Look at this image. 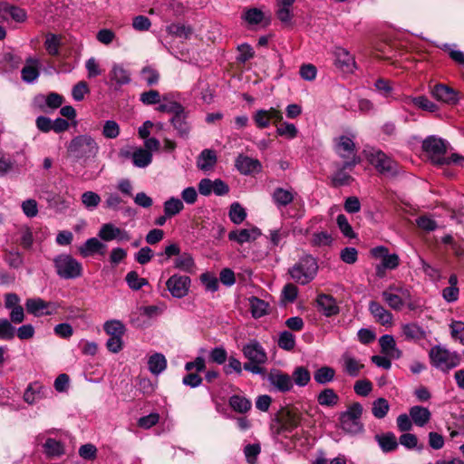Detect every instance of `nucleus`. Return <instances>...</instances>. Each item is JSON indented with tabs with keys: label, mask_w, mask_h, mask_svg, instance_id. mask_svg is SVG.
<instances>
[{
	"label": "nucleus",
	"mask_w": 464,
	"mask_h": 464,
	"mask_svg": "<svg viewBox=\"0 0 464 464\" xmlns=\"http://www.w3.org/2000/svg\"><path fill=\"white\" fill-rule=\"evenodd\" d=\"M261 452V447L258 443L255 444H247L244 448V454L246 456V459L249 464H256L257 456Z\"/></svg>",
	"instance_id": "obj_63"
},
{
	"label": "nucleus",
	"mask_w": 464,
	"mask_h": 464,
	"mask_svg": "<svg viewBox=\"0 0 464 464\" xmlns=\"http://www.w3.org/2000/svg\"><path fill=\"white\" fill-rule=\"evenodd\" d=\"M174 267L185 273H193L195 270V262L189 253L179 254L174 260Z\"/></svg>",
	"instance_id": "obj_37"
},
{
	"label": "nucleus",
	"mask_w": 464,
	"mask_h": 464,
	"mask_svg": "<svg viewBox=\"0 0 464 464\" xmlns=\"http://www.w3.org/2000/svg\"><path fill=\"white\" fill-rule=\"evenodd\" d=\"M283 120L282 112L276 108L260 109L254 112L253 121L258 129H266L270 123L276 124Z\"/></svg>",
	"instance_id": "obj_13"
},
{
	"label": "nucleus",
	"mask_w": 464,
	"mask_h": 464,
	"mask_svg": "<svg viewBox=\"0 0 464 464\" xmlns=\"http://www.w3.org/2000/svg\"><path fill=\"white\" fill-rule=\"evenodd\" d=\"M190 278L187 276L173 275L166 282V286L175 298H182L188 295Z\"/></svg>",
	"instance_id": "obj_14"
},
{
	"label": "nucleus",
	"mask_w": 464,
	"mask_h": 464,
	"mask_svg": "<svg viewBox=\"0 0 464 464\" xmlns=\"http://www.w3.org/2000/svg\"><path fill=\"white\" fill-rule=\"evenodd\" d=\"M382 297L387 305L395 310L401 311L405 306H411V294L408 286L402 283H393L382 291Z\"/></svg>",
	"instance_id": "obj_4"
},
{
	"label": "nucleus",
	"mask_w": 464,
	"mask_h": 464,
	"mask_svg": "<svg viewBox=\"0 0 464 464\" xmlns=\"http://www.w3.org/2000/svg\"><path fill=\"white\" fill-rule=\"evenodd\" d=\"M296 193L293 188H276L271 194L272 201L278 209H282L290 205Z\"/></svg>",
	"instance_id": "obj_20"
},
{
	"label": "nucleus",
	"mask_w": 464,
	"mask_h": 464,
	"mask_svg": "<svg viewBox=\"0 0 464 464\" xmlns=\"http://www.w3.org/2000/svg\"><path fill=\"white\" fill-rule=\"evenodd\" d=\"M244 356L248 362L266 363L267 355L262 345L256 340H252L244 345L242 349Z\"/></svg>",
	"instance_id": "obj_17"
},
{
	"label": "nucleus",
	"mask_w": 464,
	"mask_h": 464,
	"mask_svg": "<svg viewBox=\"0 0 464 464\" xmlns=\"http://www.w3.org/2000/svg\"><path fill=\"white\" fill-rule=\"evenodd\" d=\"M52 393L50 388L38 382L30 383L24 392V401L28 404H34Z\"/></svg>",
	"instance_id": "obj_15"
},
{
	"label": "nucleus",
	"mask_w": 464,
	"mask_h": 464,
	"mask_svg": "<svg viewBox=\"0 0 464 464\" xmlns=\"http://www.w3.org/2000/svg\"><path fill=\"white\" fill-rule=\"evenodd\" d=\"M278 346L285 351L293 350L295 346V335L288 331L282 332L279 335Z\"/></svg>",
	"instance_id": "obj_60"
},
{
	"label": "nucleus",
	"mask_w": 464,
	"mask_h": 464,
	"mask_svg": "<svg viewBox=\"0 0 464 464\" xmlns=\"http://www.w3.org/2000/svg\"><path fill=\"white\" fill-rule=\"evenodd\" d=\"M289 230L287 227H281L278 229H272L269 231V239L274 246H277L284 242L288 237Z\"/></svg>",
	"instance_id": "obj_58"
},
{
	"label": "nucleus",
	"mask_w": 464,
	"mask_h": 464,
	"mask_svg": "<svg viewBox=\"0 0 464 464\" xmlns=\"http://www.w3.org/2000/svg\"><path fill=\"white\" fill-rule=\"evenodd\" d=\"M66 150L68 156L74 161L85 164L97 157L100 147L91 135L82 134L72 138Z\"/></svg>",
	"instance_id": "obj_1"
},
{
	"label": "nucleus",
	"mask_w": 464,
	"mask_h": 464,
	"mask_svg": "<svg viewBox=\"0 0 464 464\" xmlns=\"http://www.w3.org/2000/svg\"><path fill=\"white\" fill-rule=\"evenodd\" d=\"M412 422L418 427H424L431 419V412L426 407L415 405L409 410Z\"/></svg>",
	"instance_id": "obj_31"
},
{
	"label": "nucleus",
	"mask_w": 464,
	"mask_h": 464,
	"mask_svg": "<svg viewBox=\"0 0 464 464\" xmlns=\"http://www.w3.org/2000/svg\"><path fill=\"white\" fill-rule=\"evenodd\" d=\"M81 199L83 206L91 210L96 208L101 203V197L93 191H86L82 193Z\"/></svg>",
	"instance_id": "obj_55"
},
{
	"label": "nucleus",
	"mask_w": 464,
	"mask_h": 464,
	"mask_svg": "<svg viewBox=\"0 0 464 464\" xmlns=\"http://www.w3.org/2000/svg\"><path fill=\"white\" fill-rule=\"evenodd\" d=\"M261 236V230L256 227L235 229L228 233V239L240 245L256 240Z\"/></svg>",
	"instance_id": "obj_19"
},
{
	"label": "nucleus",
	"mask_w": 464,
	"mask_h": 464,
	"mask_svg": "<svg viewBox=\"0 0 464 464\" xmlns=\"http://www.w3.org/2000/svg\"><path fill=\"white\" fill-rule=\"evenodd\" d=\"M230 407L237 412L245 413L251 408V401L244 396L233 395L229 398Z\"/></svg>",
	"instance_id": "obj_45"
},
{
	"label": "nucleus",
	"mask_w": 464,
	"mask_h": 464,
	"mask_svg": "<svg viewBox=\"0 0 464 464\" xmlns=\"http://www.w3.org/2000/svg\"><path fill=\"white\" fill-rule=\"evenodd\" d=\"M148 367L152 374L159 375L166 370L167 360L162 353H156L150 356Z\"/></svg>",
	"instance_id": "obj_36"
},
{
	"label": "nucleus",
	"mask_w": 464,
	"mask_h": 464,
	"mask_svg": "<svg viewBox=\"0 0 464 464\" xmlns=\"http://www.w3.org/2000/svg\"><path fill=\"white\" fill-rule=\"evenodd\" d=\"M44 452L49 457H59L64 453L63 445L54 440V439H47L44 444Z\"/></svg>",
	"instance_id": "obj_49"
},
{
	"label": "nucleus",
	"mask_w": 464,
	"mask_h": 464,
	"mask_svg": "<svg viewBox=\"0 0 464 464\" xmlns=\"http://www.w3.org/2000/svg\"><path fill=\"white\" fill-rule=\"evenodd\" d=\"M334 65L344 72H352L355 68L354 57L348 50L335 46L333 50Z\"/></svg>",
	"instance_id": "obj_16"
},
{
	"label": "nucleus",
	"mask_w": 464,
	"mask_h": 464,
	"mask_svg": "<svg viewBox=\"0 0 464 464\" xmlns=\"http://www.w3.org/2000/svg\"><path fill=\"white\" fill-rule=\"evenodd\" d=\"M228 217L234 224L239 225L246 219V211L238 202H234L230 205Z\"/></svg>",
	"instance_id": "obj_48"
},
{
	"label": "nucleus",
	"mask_w": 464,
	"mask_h": 464,
	"mask_svg": "<svg viewBox=\"0 0 464 464\" xmlns=\"http://www.w3.org/2000/svg\"><path fill=\"white\" fill-rule=\"evenodd\" d=\"M39 60L29 57L21 71L22 79L27 83H33L39 76Z\"/></svg>",
	"instance_id": "obj_32"
},
{
	"label": "nucleus",
	"mask_w": 464,
	"mask_h": 464,
	"mask_svg": "<svg viewBox=\"0 0 464 464\" xmlns=\"http://www.w3.org/2000/svg\"><path fill=\"white\" fill-rule=\"evenodd\" d=\"M367 160L375 169L384 176H394L398 173V164L387 154L376 148L364 150Z\"/></svg>",
	"instance_id": "obj_6"
},
{
	"label": "nucleus",
	"mask_w": 464,
	"mask_h": 464,
	"mask_svg": "<svg viewBox=\"0 0 464 464\" xmlns=\"http://www.w3.org/2000/svg\"><path fill=\"white\" fill-rule=\"evenodd\" d=\"M295 0H277L276 16L285 24H291L293 19L292 6Z\"/></svg>",
	"instance_id": "obj_33"
},
{
	"label": "nucleus",
	"mask_w": 464,
	"mask_h": 464,
	"mask_svg": "<svg viewBox=\"0 0 464 464\" xmlns=\"http://www.w3.org/2000/svg\"><path fill=\"white\" fill-rule=\"evenodd\" d=\"M363 408L360 402L349 405L346 411L339 415L341 429L347 434L358 435L363 432L364 425L362 422Z\"/></svg>",
	"instance_id": "obj_5"
},
{
	"label": "nucleus",
	"mask_w": 464,
	"mask_h": 464,
	"mask_svg": "<svg viewBox=\"0 0 464 464\" xmlns=\"http://www.w3.org/2000/svg\"><path fill=\"white\" fill-rule=\"evenodd\" d=\"M407 99L412 104L424 111L434 112L438 110V106L425 96L409 97Z\"/></svg>",
	"instance_id": "obj_53"
},
{
	"label": "nucleus",
	"mask_w": 464,
	"mask_h": 464,
	"mask_svg": "<svg viewBox=\"0 0 464 464\" xmlns=\"http://www.w3.org/2000/svg\"><path fill=\"white\" fill-rule=\"evenodd\" d=\"M353 168L354 167H345V161L343 164H339L331 177L333 186L342 187L350 185L353 179L347 170L352 171Z\"/></svg>",
	"instance_id": "obj_30"
},
{
	"label": "nucleus",
	"mask_w": 464,
	"mask_h": 464,
	"mask_svg": "<svg viewBox=\"0 0 464 464\" xmlns=\"http://www.w3.org/2000/svg\"><path fill=\"white\" fill-rule=\"evenodd\" d=\"M106 246L96 237H91L78 246V252L82 257H88L94 254L103 255Z\"/></svg>",
	"instance_id": "obj_27"
},
{
	"label": "nucleus",
	"mask_w": 464,
	"mask_h": 464,
	"mask_svg": "<svg viewBox=\"0 0 464 464\" xmlns=\"http://www.w3.org/2000/svg\"><path fill=\"white\" fill-rule=\"evenodd\" d=\"M298 295V288L292 283L286 284L281 292V300L283 303H293Z\"/></svg>",
	"instance_id": "obj_57"
},
{
	"label": "nucleus",
	"mask_w": 464,
	"mask_h": 464,
	"mask_svg": "<svg viewBox=\"0 0 464 464\" xmlns=\"http://www.w3.org/2000/svg\"><path fill=\"white\" fill-rule=\"evenodd\" d=\"M379 344L381 352L389 358L393 360L400 359L402 355V352L397 347L395 339L391 334H384L380 337Z\"/></svg>",
	"instance_id": "obj_21"
},
{
	"label": "nucleus",
	"mask_w": 464,
	"mask_h": 464,
	"mask_svg": "<svg viewBox=\"0 0 464 464\" xmlns=\"http://www.w3.org/2000/svg\"><path fill=\"white\" fill-rule=\"evenodd\" d=\"M341 362L343 372L351 377H357L364 368V364L350 353H344Z\"/></svg>",
	"instance_id": "obj_24"
},
{
	"label": "nucleus",
	"mask_w": 464,
	"mask_h": 464,
	"mask_svg": "<svg viewBox=\"0 0 464 464\" xmlns=\"http://www.w3.org/2000/svg\"><path fill=\"white\" fill-rule=\"evenodd\" d=\"M166 31L169 35L188 39L192 34V29L181 24H170L166 27Z\"/></svg>",
	"instance_id": "obj_46"
},
{
	"label": "nucleus",
	"mask_w": 464,
	"mask_h": 464,
	"mask_svg": "<svg viewBox=\"0 0 464 464\" xmlns=\"http://www.w3.org/2000/svg\"><path fill=\"white\" fill-rule=\"evenodd\" d=\"M217 163V154L213 150H204L199 154L197 166L199 169L208 171L211 169Z\"/></svg>",
	"instance_id": "obj_35"
},
{
	"label": "nucleus",
	"mask_w": 464,
	"mask_h": 464,
	"mask_svg": "<svg viewBox=\"0 0 464 464\" xmlns=\"http://www.w3.org/2000/svg\"><path fill=\"white\" fill-rule=\"evenodd\" d=\"M334 242L332 234L327 231H319L312 234L310 244L314 247L331 246Z\"/></svg>",
	"instance_id": "obj_40"
},
{
	"label": "nucleus",
	"mask_w": 464,
	"mask_h": 464,
	"mask_svg": "<svg viewBox=\"0 0 464 464\" xmlns=\"http://www.w3.org/2000/svg\"><path fill=\"white\" fill-rule=\"evenodd\" d=\"M171 122L181 137L188 136L189 132V125L186 121V114L184 111L174 115L171 119Z\"/></svg>",
	"instance_id": "obj_47"
},
{
	"label": "nucleus",
	"mask_w": 464,
	"mask_h": 464,
	"mask_svg": "<svg viewBox=\"0 0 464 464\" xmlns=\"http://www.w3.org/2000/svg\"><path fill=\"white\" fill-rule=\"evenodd\" d=\"M316 304L319 311L326 317L335 315L339 313V307L335 299L330 295H318Z\"/></svg>",
	"instance_id": "obj_23"
},
{
	"label": "nucleus",
	"mask_w": 464,
	"mask_h": 464,
	"mask_svg": "<svg viewBox=\"0 0 464 464\" xmlns=\"http://www.w3.org/2000/svg\"><path fill=\"white\" fill-rule=\"evenodd\" d=\"M276 132L279 136L292 140L297 136L298 130L295 124L284 121L277 127Z\"/></svg>",
	"instance_id": "obj_59"
},
{
	"label": "nucleus",
	"mask_w": 464,
	"mask_h": 464,
	"mask_svg": "<svg viewBox=\"0 0 464 464\" xmlns=\"http://www.w3.org/2000/svg\"><path fill=\"white\" fill-rule=\"evenodd\" d=\"M390 410V404L384 398H378L372 402V412L377 419H383Z\"/></svg>",
	"instance_id": "obj_50"
},
{
	"label": "nucleus",
	"mask_w": 464,
	"mask_h": 464,
	"mask_svg": "<svg viewBox=\"0 0 464 464\" xmlns=\"http://www.w3.org/2000/svg\"><path fill=\"white\" fill-rule=\"evenodd\" d=\"M184 209V203L181 199L171 197L163 204V211L167 217H174Z\"/></svg>",
	"instance_id": "obj_39"
},
{
	"label": "nucleus",
	"mask_w": 464,
	"mask_h": 464,
	"mask_svg": "<svg viewBox=\"0 0 464 464\" xmlns=\"http://www.w3.org/2000/svg\"><path fill=\"white\" fill-rule=\"evenodd\" d=\"M369 310L376 322L384 326H390L392 324V314L385 309L381 304L372 301L369 304Z\"/></svg>",
	"instance_id": "obj_26"
},
{
	"label": "nucleus",
	"mask_w": 464,
	"mask_h": 464,
	"mask_svg": "<svg viewBox=\"0 0 464 464\" xmlns=\"http://www.w3.org/2000/svg\"><path fill=\"white\" fill-rule=\"evenodd\" d=\"M103 329L110 336H123L126 330L124 324L119 320L107 321Z\"/></svg>",
	"instance_id": "obj_51"
},
{
	"label": "nucleus",
	"mask_w": 464,
	"mask_h": 464,
	"mask_svg": "<svg viewBox=\"0 0 464 464\" xmlns=\"http://www.w3.org/2000/svg\"><path fill=\"white\" fill-rule=\"evenodd\" d=\"M448 142L436 136L426 138L422 143V149L436 165H445L448 157L446 156Z\"/></svg>",
	"instance_id": "obj_9"
},
{
	"label": "nucleus",
	"mask_w": 464,
	"mask_h": 464,
	"mask_svg": "<svg viewBox=\"0 0 464 464\" xmlns=\"http://www.w3.org/2000/svg\"><path fill=\"white\" fill-rule=\"evenodd\" d=\"M58 307L56 303L47 302L40 297L28 298L25 302L26 311L36 317L54 314Z\"/></svg>",
	"instance_id": "obj_10"
},
{
	"label": "nucleus",
	"mask_w": 464,
	"mask_h": 464,
	"mask_svg": "<svg viewBox=\"0 0 464 464\" xmlns=\"http://www.w3.org/2000/svg\"><path fill=\"white\" fill-rule=\"evenodd\" d=\"M354 136L342 135L334 140V151L344 160L345 167H355L361 162L360 157L356 153Z\"/></svg>",
	"instance_id": "obj_8"
},
{
	"label": "nucleus",
	"mask_w": 464,
	"mask_h": 464,
	"mask_svg": "<svg viewBox=\"0 0 464 464\" xmlns=\"http://www.w3.org/2000/svg\"><path fill=\"white\" fill-rule=\"evenodd\" d=\"M401 336L408 342L418 343L426 338L425 330L416 323H407L401 326Z\"/></svg>",
	"instance_id": "obj_22"
},
{
	"label": "nucleus",
	"mask_w": 464,
	"mask_h": 464,
	"mask_svg": "<svg viewBox=\"0 0 464 464\" xmlns=\"http://www.w3.org/2000/svg\"><path fill=\"white\" fill-rule=\"evenodd\" d=\"M119 233V227L111 223L103 224L98 233L101 239L104 241H111L117 239Z\"/></svg>",
	"instance_id": "obj_52"
},
{
	"label": "nucleus",
	"mask_w": 464,
	"mask_h": 464,
	"mask_svg": "<svg viewBox=\"0 0 464 464\" xmlns=\"http://www.w3.org/2000/svg\"><path fill=\"white\" fill-rule=\"evenodd\" d=\"M430 364L444 373L450 372L458 367L461 362V356L455 351H450L444 346L435 345L429 352Z\"/></svg>",
	"instance_id": "obj_2"
},
{
	"label": "nucleus",
	"mask_w": 464,
	"mask_h": 464,
	"mask_svg": "<svg viewBox=\"0 0 464 464\" xmlns=\"http://www.w3.org/2000/svg\"><path fill=\"white\" fill-rule=\"evenodd\" d=\"M236 167L244 175H249L255 172H259L262 169V165L258 160L252 159L247 156L239 155L236 160Z\"/></svg>",
	"instance_id": "obj_28"
},
{
	"label": "nucleus",
	"mask_w": 464,
	"mask_h": 464,
	"mask_svg": "<svg viewBox=\"0 0 464 464\" xmlns=\"http://www.w3.org/2000/svg\"><path fill=\"white\" fill-rule=\"evenodd\" d=\"M120 156L123 159H130L134 167L145 169L152 162L153 155L142 147H134L130 150H121Z\"/></svg>",
	"instance_id": "obj_11"
},
{
	"label": "nucleus",
	"mask_w": 464,
	"mask_h": 464,
	"mask_svg": "<svg viewBox=\"0 0 464 464\" xmlns=\"http://www.w3.org/2000/svg\"><path fill=\"white\" fill-rule=\"evenodd\" d=\"M375 440L384 452H391L398 448L396 436L392 432H387L382 435H376Z\"/></svg>",
	"instance_id": "obj_38"
},
{
	"label": "nucleus",
	"mask_w": 464,
	"mask_h": 464,
	"mask_svg": "<svg viewBox=\"0 0 464 464\" xmlns=\"http://www.w3.org/2000/svg\"><path fill=\"white\" fill-rule=\"evenodd\" d=\"M249 304L251 308L252 316L255 318H260L267 314L268 304L264 300L253 296L249 298Z\"/></svg>",
	"instance_id": "obj_43"
},
{
	"label": "nucleus",
	"mask_w": 464,
	"mask_h": 464,
	"mask_svg": "<svg viewBox=\"0 0 464 464\" xmlns=\"http://www.w3.org/2000/svg\"><path fill=\"white\" fill-rule=\"evenodd\" d=\"M109 79L118 87L129 84L131 81L130 72L121 63H113L109 72Z\"/></svg>",
	"instance_id": "obj_25"
},
{
	"label": "nucleus",
	"mask_w": 464,
	"mask_h": 464,
	"mask_svg": "<svg viewBox=\"0 0 464 464\" xmlns=\"http://www.w3.org/2000/svg\"><path fill=\"white\" fill-rule=\"evenodd\" d=\"M431 94L436 100L445 103L454 104L458 102L457 92L444 84H436L431 91Z\"/></svg>",
	"instance_id": "obj_29"
},
{
	"label": "nucleus",
	"mask_w": 464,
	"mask_h": 464,
	"mask_svg": "<svg viewBox=\"0 0 464 464\" xmlns=\"http://www.w3.org/2000/svg\"><path fill=\"white\" fill-rule=\"evenodd\" d=\"M266 380L271 386V390L275 392L285 393L294 387L292 377L278 369H272L267 373Z\"/></svg>",
	"instance_id": "obj_12"
},
{
	"label": "nucleus",
	"mask_w": 464,
	"mask_h": 464,
	"mask_svg": "<svg viewBox=\"0 0 464 464\" xmlns=\"http://www.w3.org/2000/svg\"><path fill=\"white\" fill-rule=\"evenodd\" d=\"M57 276L63 279H75L82 276V265L68 254H61L53 258Z\"/></svg>",
	"instance_id": "obj_7"
},
{
	"label": "nucleus",
	"mask_w": 464,
	"mask_h": 464,
	"mask_svg": "<svg viewBox=\"0 0 464 464\" xmlns=\"http://www.w3.org/2000/svg\"><path fill=\"white\" fill-rule=\"evenodd\" d=\"M9 18L17 23H23L26 20L27 14L25 10L18 6L13 5L7 2L0 3V20L8 21Z\"/></svg>",
	"instance_id": "obj_18"
},
{
	"label": "nucleus",
	"mask_w": 464,
	"mask_h": 464,
	"mask_svg": "<svg viewBox=\"0 0 464 464\" xmlns=\"http://www.w3.org/2000/svg\"><path fill=\"white\" fill-rule=\"evenodd\" d=\"M335 371L330 366H323L314 373V379L318 384H327L334 381Z\"/></svg>",
	"instance_id": "obj_41"
},
{
	"label": "nucleus",
	"mask_w": 464,
	"mask_h": 464,
	"mask_svg": "<svg viewBox=\"0 0 464 464\" xmlns=\"http://www.w3.org/2000/svg\"><path fill=\"white\" fill-rule=\"evenodd\" d=\"M290 376L292 377L293 384L295 383L298 387L306 386L311 380L310 372L304 366L295 368L292 375Z\"/></svg>",
	"instance_id": "obj_42"
},
{
	"label": "nucleus",
	"mask_w": 464,
	"mask_h": 464,
	"mask_svg": "<svg viewBox=\"0 0 464 464\" xmlns=\"http://www.w3.org/2000/svg\"><path fill=\"white\" fill-rule=\"evenodd\" d=\"M15 336V327L12 325V323L5 319H0V340L10 341Z\"/></svg>",
	"instance_id": "obj_54"
},
{
	"label": "nucleus",
	"mask_w": 464,
	"mask_h": 464,
	"mask_svg": "<svg viewBox=\"0 0 464 464\" xmlns=\"http://www.w3.org/2000/svg\"><path fill=\"white\" fill-rule=\"evenodd\" d=\"M14 167V160L11 155L0 150V176H5Z\"/></svg>",
	"instance_id": "obj_56"
},
{
	"label": "nucleus",
	"mask_w": 464,
	"mask_h": 464,
	"mask_svg": "<svg viewBox=\"0 0 464 464\" xmlns=\"http://www.w3.org/2000/svg\"><path fill=\"white\" fill-rule=\"evenodd\" d=\"M126 282L130 288L133 290H139L148 284V281L145 278L140 277L139 275L134 271L129 272L127 274Z\"/></svg>",
	"instance_id": "obj_61"
},
{
	"label": "nucleus",
	"mask_w": 464,
	"mask_h": 464,
	"mask_svg": "<svg viewBox=\"0 0 464 464\" xmlns=\"http://www.w3.org/2000/svg\"><path fill=\"white\" fill-rule=\"evenodd\" d=\"M353 390L357 395L366 397L372 391V383L367 379L358 380L353 385Z\"/></svg>",
	"instance_id": "obj_62"
},
{
	"label": "nucleus",
	"mask_w": 464,
	"mask_h": 464,
	"mask_svg": "<svg viewBox=\"0 0 464 464\" xmlns=\"http://www.w3.org/2000/svg\"><path fill=\"white\" fill-rule=\"evenodd\" d=\"M317 402L320 406L334 408L340 401L339 395L332 388H325L317 394Z\"/></svg>",
	"instance_id": "obj_34"
},
{
	"label": "nucleus",
	"mask_w": 464,
	"mask_h": 464,
	"mask_svg": "<svg viewBox=\"0 0 464 464\" xmlns=\"http://www.w3.org/2000/svg\"><path fill=\"white\" fill-rule=\"evenodd\" d=\"M318 272L316 259L311 255L302 256L288 269L291 278L297 284L307 285L314 279Z\"/></svg>",
	"instance_id": "obj_3"
},
{
	"label": "nucleus",
	"mask_w": 464,
	"mask_h": 464,
	"mask_svg": "<svg viewBox=\"0 0 464 464\" xmlns=\"http://www.w3.org/2000/svg\"><path fill=\"white\" fill-rule=\"evenodd\" d=\"M451 336L464 345V322L453 321L450 324Z\"/></svg>",
	"instance_id": "obj_64"
},
{
	"label": "nucleus",
	"mask_w": 464,
	"mask_h": 464,
	"mask_svg": "<svg viewBox=\"0 0 464 464\" xmlns=\"http://www.w3.org/2000/svg\"><path fill=\"white\" fill-rule=\"evenodd\" d=\"M300 425V417L297 414L287 412L282 420L279 431L291 433Z\"/></svg>",
	"instance_id": "obj_44"
}]
</instances>
